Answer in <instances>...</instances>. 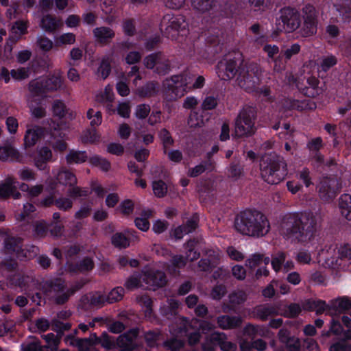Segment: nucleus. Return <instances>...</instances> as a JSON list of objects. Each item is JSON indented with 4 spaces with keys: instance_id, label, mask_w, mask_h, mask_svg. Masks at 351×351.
Returning a JSON list of instances; mask_svg holds the SVG:
<instances>
[{
    "instance_id": "obj_1",
    "label": "nucleus",
    "mask_w": 351,
    "mask_h": 351,
    "mask_svg": "<svg viewBox=\"0 0 351 351\" xmlns=\"http://www.w3.org/2000/svg\"><path fill=\"white\" fill-rule=\"evenodd\" d=\"M321 221L320 215L311 212L289 215L283 220L282 232L292 241L308 243L314 238Z\"/></svg>"
},
{
    "instance_id": "obj_2",
    "label": "nucleus",
    "mask_w": 351,
    "mask_h": 351,
    "mask_svg": "<svg viewBox=\"0 0 351 351\" xmlns=\"http://www.w3.org/2000/svg\"><path fill=\"white\" fill-rule=\"evenodd\" d=\"M234 226L238 232L254 238L264 237L270 230L267 218L257 210L240 213L234 219Z\"/></svg>"
},
{
    "instance_id": "obj_3",
    "label": "nucleus",
    "mask_w": 351,
    "mask_h": 351,
    "mask_svg": "<svg viewBox=\"0 0 351 351\" xmlns=\"http://www.w3.org/2000/svg\"><path fill=\"white\" fill-rule=\"evenodd\" d=\"M261 175L270 184H277L287 175V165L284 158L276 154H266L260 163Z\"/></svg>"
},
{
    "instance_id": "obj_4",
    "label": "nucleus",
    "mask_w": 351,
    "mask_h": 351,
    "mask_svg": "<svg viewBox=\"0 0 351 351\" xmlns=\"http://www.w3.org/2000/svg\"><path fill=\"white\" fill-rule=\"evenodd\" d=\"M256 112L252 106L244 107L238 114L234 124V135L237 137L250 136L255 133Z\"/></svg>"
},
{
    "instance_id": "obj_5",
    "label": "nucleus",
    "mask_w": 351,
    "mask_h": 351,
    "mask_svg": "<svg viewBox=\"0 0 351 351\" xmlns=\"http://www.w3.org/2000/svg\"><path fill=\"white\" fill-rule=\"evenodd\" d=\"M47 285L49 286V289L46 291L47 295L53 299L57 304H63L72 294L82 287L84 283L77 282L73 287L68 289L64 286V281L58 278L47 282Z\"/></svg>"
},
{
    "instance_id": "obj_6",
    "label": "nucleus",
    "mask_w": 351,
    "mask_h": 351,
    "mask_svg": "<svg viewBox=\"0 0 351 351\" xmlns=\"http://www.w3.org/2000/svg\"><path fill=\"white\" fill-rule=\"evenodd\" d=\"M187 23L183 16L167 14L164 16L160 29L164 34L172 39H176L179 35H184L187 32Z\"/></svg>"
},
{
    "instance_id": "obj_7",
    "label": "nucleus",
    "mask_w": 351,
    "mask_h": 351,
    "mask_svg": "<svg viewBox=\"0 0 351 351\" xmlns=\"http://www.w3.org/2000/svg\"><path fill=\"white\" fill-rule=\"evenodd\" d=\"M191 80V77L187 73L166 79L163 82V86L167 90V98L169 100H175L184 96Z\"/></svg>"
},
{
    "instance_id": "obj_8",
    "label": "nucleus",
    "mask_w": 351,
    "mask_h": 351,
    "mask_svg": "<svg viewBox=\"0 0 351 351\" xmlns=\"http://www.w3.org/2000/svg\"><path fill=\"white\" fill-rule=\"evenodd\" d=\"M300 14L293 8H285L280 11V16L276 21L277 29L279 32H292L300 25Z\"/></svg>"
},
{
    "instance_id": "obj_9",
    "label": "nucleus",
    "mask_w": 351,
    "mask_h": 351,
    "mask_svg": "<svg viewBox=\"0 0 351 351\" xmlns=\"http://www.w3.org/2000/svg\"><path fill=\"white\" fill-rule=\"evenodd\" d=\"M262 71L255 63L252 62L246 66L245 70L241 71L237 79L239 86L250 91L258 84Z\"/></svg>"
},
{
    "instance_id": "obj_10",
    "label": "nucleus",
    "mask_w": 351,
    "mask_h": 351,
    "mask_svg": "<svg viewBox=\"0 0 351 351\" xmlns=\"http://www.w3.org/2000/svg\"><path fill=\"white\" fill-rule=\"evenodd\" d=\"M343 258H351V247L349 245L330 246L326 252L325 265L330 267H335L341 265L339 261Z\"/></svg>"
},
{
    "instance_id": "obj_11",
    "label": "nucleus",
    "mask_w": 351,
    "mask_h": 351,
    "mask_svg": "<svg viewBox=\"0 0 351 351\" xmlns=\"http://www.w3.org/2000/svg\"><path fill=\"white\" fill-rule=\"evenodd\" d=\"M237 69V60L227 57L217 64V74L221 80H230L236 75Z\"/></svg>"
},
{
    "instance_id": "obj_12",
    "label": "nucleus",
    "mask_w": 351,
    "mask_h": 351,
    "mask_svg": "<svg viewBox=\"0 0 351 351\" xmlns=\"http://www.w3.org/2000/svg\"><path fill=\"white\" fill-rule=\"evenodd\" d=\"M162 280H160L157 281V284L161 285L162 283ZM147 283H155L156 282H152L147 278L146 274L145 273V269L142 271L141 273H134L132 275L130 276L124 283V287L125 289L128 291H134L140 288H147Z\"/></svg>"
},
{
    "instance_id": "obj_13",
    "label": "nucleus",
    "mask_w": 351,
    "mask_h": 351,
    "mask_svg": "<svg viewBox=\"0 0 351 351\" xmlns=\"http://www.w3.org/2000/svg\"><path fill=\"white\" fill-rule=\"evenodd\" d=\"M318 189L320 197L328 201L335 197L338 190V182L335 178H325L320 181Z\"/></svg>"
},
{
    "instance_id": "obj_14",
    "label": "nucleus",
    "mask_w": 351,
    "mask_h": 351,
    "mask_svg": "<svg viewBox=\"0 0 351 351\" xmlns=\"http://www.w3.org/2000/svg\"><path fill=\"white\" fill-rule=\"evenodd\" d=\"M45 128L36 125H27L24 135L25 148L33 147L45 134Z\"/></svg>"
},
{
    "instance_id": "obj_15",
    "label": "nucleus",
    "mask_w": 351,
    "mask_h": 351,
    "mask_svg": "<svg viewBox=\"0 0 351 351\" xmlns=\"http://www.w3.org/2000/svg\"><path fill=\"white\" fill-rule=\"evenodd\" d=\"M197 227V221L196 217H193L188 220L185 224L179 226L172 229L171 234L176 239H181L187 234L194 231Z\"/></svg>"
},
{
    "instance_id": "obj_16",
    "label": "nucleus",
    "mask_w": 351,
    "mask_h": 351,
    "mask_svg": "<svg viewBox=\"0 0 351 351\" xmlns=\"http://www.w3.org/2000/svg\"><path fill=\"white\" fill-rule=\"evenodd\" d=\"M20 157L19 151L10 143H5L0 146V160L20 161Z\"/></svg>"
},
{
    "instance_id": "obj_17",
    "label": "nucleus",
    "mask_w": 351,
    "mask_h": 351,
    "mask_svg": "<svg viewBox=\"0 0 351 351\" xmlns=\"http://www.w3.org/2000/svg\"><path fill=\"white\" fill-rule=\"evenodd\" d=\"M93 35L97 43L106 45L114 37V32L108 27H99L93 29Z\"/></svg>"
},
{
    "instance_id": "obj_18",
    "label": "nucleus",
    "mask_w": 351,
    "mask_h": 351,
    "mask_svg": "<svg viewBox=\"0 0 351 351\" xmlns=\"http://www.w3.org/2000/svg\"><path fill=\"white\" fill-rule=\"evenodd\" d=\"M328 306L330 313L336 315L350 309L351 308V301L347 298H339L331 300Z\"/></svg>"
},
{
    "instance_id": "obj_19",
    "label": "nucleus",
    "mask_w": 351,
    "mask_h": 351,
    "mask_svg": "<svg viewBox=\"0 0 351 351\" xmlns=\"http://www.w3.org/2000/svg\"><path fill=\"white\" fill-rule=\"evenodd\" d=\"M241 322L242 319L239 316L221 315L217 317L218 326L223 330L237 328Z\"/></svg>"
},
{
    "instance_id": "obj_20",
    "label": "nucleus",
    "mask_w": 351,
    "mask_h": 351,
    "mask_svg": "<svg viewBox=\"0 0 351 351\" xmlns=\"http://www.w3.org/2000/svg\"><path fill=\"white\" fill-rule=\"evenodd\" d=\"M29 90L33 97H45V94L48 92L46 87L45 80L38 78L32 80L29 84Z\"/></svg>"
},
{
    "instance_id": "obj_21",
    "label": "nucleus",
    "mask_w": 351,
    "mask_h": 351,
    "mask_svg": "<svg viewBox=\"0 0 351 351\" xmlns=\"http://www.w3.org/2000/svg\"><path fill=\"white\" fill-rule=\"evenodd\" d=\"M226 339V335L223 332H213L207 338L206 343L203 345V349L204 351H211L214 349L215 346H220L223 341Z\"/></svg>"
},
{
    "instance_id": "obj_22",
    "label": "nucleus",
    "mask_w": 351,
    "mask_h": 351,
    "mask_svg": "<svg viewBox=\"0 0 351 351\" xmlns=\"http://www.w3.org/2000/svg\"><path fill=\"white\" fill-rule=\"evenodd\" d=\"M145 273L146 274L147 278L149 280H150L152 282H156L159 281L161 278L162 280V283L161 285H158L157 283H147V288H155V287H162L166 284V277L163 272L160 271H155L154 269H145Z\"/></svg>"
},
{
    "instance_id": "obj_23",
    "label": "nucleus",
    "mask_w": 351,
    "mask_h": 351,
    "mask_svg": "<svg viewBox=\"0 0 351 351\" xmlns=\"http://www.w3.org/2000/svg\"><path fill=\"white\" fill-rule=\"evenodd\" d=\"M304 308L306 310L315 311L317 314L322 313L326 310L329 311L328 304L322 300H308L304 303Z\"/></svg>"
},
{
    "instance_id": "obj_24",
    "label": "nucleus",
    "mask_w": 351,
    "mask_h": 351,
    "mask_svg": "<svg viewBox=\"0 0 351 351\" xmlns=\"http://www.w3.org/2000/svg\"><path fill=\"white\" fill-rule=\"evenodd\" d=\"M60 21L51 15L44 16L40 21V27L47 32H53L60 25Z\"/></svg>"
},
{
    "instance_id": "obj_25",
    "label": "nucleus",
    "mask_w": 351,
    "mask_h": 351,
    "mask_svg": "<svg viewBox=\"0 0 351 351\" xmlns=\"http://www.w3.org/2000/svg\"><path fill=\"white\" fill-rule=\"evenodd\" d=\"M56 179L60 184L65 186H72L77 182L75 176L63 168L57 173Z\"/></svg>"
},
{
    "instance_id": "obj_26",
    "label": "nucleus",
    "mask_w": 351,
    "mask_h": 351,
    "mask_svg": "<svg viewBox=\"0 0 351 351\" xmlns=\"http://www.w3.org/2000/svg\"><path fill=\"white\" fill-rule=\"evenodd\" d=\"M348 1V0H332L337 11L341 16L342 19L346 22L351 21V9L346 7Z\"/></svg>"
},
{
    "instance_id": "obj_27",
    "label": "nucleus",
    "mask_w": 351,
    "mask_h": 351,
    "mask_svg": "<svg viewBox=\"0 0 351 351\" xmlns=\"http://www.w3.org/2000/svg\"><path fill=\"white\" fill-rule=\"evenodd\" d=\"M112 244L117 248L125 249L130 246V239L124 232H116L111 237Z\"/></svg>"
},
{
    "instance_id": "obj_28",
    "label": "nucleus",
    "mask_w": 351,
    "mask_h": 351,
    "mask_svg": "<svg viewBox=\"0 0 351 351\" xmlns=\"http://www.w3.org/2000/svg\"><path fill=\"white\" fill-rule=\"evenodd\" d=\"M339 208L341 215L347 219L351 220V195L343 194L339 199Z\"/></svg>"
},
{
    "instance_id": "obj_29",
    "label": "nucleus",
    "mask_w": 351,
    "mask_h": 351,
    "mask_svg": "<svg viewBox=\"0 0 351 351\" xmlns=\"http://www.w3.org/2000/svg\"><path fill=\"white\" fill-rule=\"evenodd\" d=\"M113 99V89L110 85H107L104 90H101L95 95L96 101L101 104L112 102Z\"/></svg>"
},
{
    "instance_id": "obj_30",
    "label": "nucleus",
    "mask_w": 351,
    "mask_h": 351,
    "mask_svg": "<svg viewBox=\"0 0 351 351\" xmlns=\"http://www.w3.org/2000/svg\"><path fill=\"white\" fill-rule=\"evenodd\" d=\"M88 158V156L84 151H77L72 149L66 156L68 164H79L85 162Z\"/></svg>"
},
{
    "instance_id": "obj_31",
    "label": "nucleus",
    "mask_w": 351,
    "mask_h": 351,
    "mask_svg": "<svg viewBox=\"0 0 351 351\" xmlns=\"http://www.w3.org/2000/svg\"><path fill=\"white\" fill-rule=\"evenodd\" d=\"M215 259L202 258L198 263V267L200 271H208L217 267L220 263V255L219 253H214Z\"/></svg>"
},
{
    "instance_id": "obj_32",
    "label": "nucleus",
    "mask_w": 351,
    "mask_h": 351,
    "mask_svg": "<svg viewBox=\"0 0 351 351\" xmlns=\"http://www.w3.org/2000/svg\"><path fill=\"white\" fill-rule=\"evenodd\" d=\"M5 247L8 253H15L17 258H20L23 256L21 254L23 253V250L20 245V240L18 239L10 238L7 239L5 241Z\"/></svg>"
},
{
    "instance_id": "obj_33",
    "label": "nucleus",
    "mask_w": 351,
    "mask_h": 351,
    "mask_svg": "<svg viewBox=\"0 0 351 351\" xmlns=\"http://www.w3.org/2000/svg\"><path fill=\"white\" fill-rule=\"evenodd\" d=\"M157 91V84L154 82H149L137 90V95L143 97H151L156 94Z\"/></svg>"
},
{
    "instance_id": "obj_34",
    "label": "nucleus",
    "mask_w": 351,
    "mask_h": 351,
    "mask_svg": "<svg viewBox=\"0 0 351 351\" xmlns=\"http://www.w3.org/2000/svg\"><path fill=\"white\" fill-rule=\"evenodd\" d=\"M170 71V64L169 60L162 53L160 54L155 71L160 75H165Z\"/></svg>"
},
{
    "instance_id": "obj_35",
    "label": "nucleus",
    "mask_w": 351,
    "mask_h": 351,
    "mask_svg": "<svg viewBox=\"0 0 351 351\" xmlns=\"http://www.w3.org/2000/svg\"><path fill=\"white\" fill-rule=\"evenodd\" d=\"M94 267V263L90 258H85L80 261L79 265L76 266V268L72 265L69 266V269L71 271H86L91 270Z\"/></svg>"
},
{
    "instance_id": "obj_36",
    "label": "nucleus",
    "mask_w": 351,
    "mask_h": 351,
    "mask_svg": "<svg viewBox=\"0 0 351 351\" xmlns=\"http://www.w3.org/2000/svg\"><path fill=\"white\" fill-rule=\"evenodd\" d=\"M274 312V308L269 305L258 306L254 311L256 315L262 320L267 319V317L273 315Z\"/></svg>"
},
{
    "instance_id": "obj_37",
    "label": "nucleus",
    "mask_w": 351,
    "mask_h": 351,
    "mask_svg": "<svg viewBox=\"0 0 351 351\" xmlns=\"http://www.w3.org/2000/svg\"><path fill=\"white\" fill-rule=\"evenodd\" d=\"M192 6L194 9L205 12L210 10L214 3V0H191Z\"/></svg>"
},
{
    "instance_id": "obj_38",
    "label": "nucleus",
    "mask_w": 351,
    "mask_h": 351,
    "mask_svg": "<svg viewBox=\"0 0 351 351\" xmlns=\"http://www.w3.org/2000/svg\"><path fill=\"white\" fill-rule=\"evenodd\" d=\"M205 124V121L203 117L199 114L197 112H191L189 114L188 119V125L190 128H201Z\"/></svg>"
},
{
    "instance_id": "obj_39",
    "label": "nucleus",
    "mask_w": 351,
    "mask_h": 351,
    "mask_svg": "<svg viewBox=\"0 0 351 351\" xmlns=\"http://www.w3.org/2000/svg\"><path fill=\"white\" fill-rule=\"evenodd\" d=\"M117 344L120 348H123V351H130L134 347L132 337L127 334L120 335L118 337Z\"/></svg>"
},
{
    "instance_id": "obj_40",
    "label": "nucleus",
    "mask_w": 351,
    "mask_h": 351,
    "mask_svg": "<svg viewBox=\"0 0 351 351\" xmlns=\"http://www.w3.org/2000/svg\"><path fill=\"white\" fill-rule=\"evenodd\" d=\"M111 71L110 60L108 57H104L97 69V73L103 80L108 77Z\"/></svg>"
},
{
    "instance_id": "obj_41",
    "label": "nucleus",
    "mask_w": 351,
    "mask_h": 351,
    "mask_svg": "<svg viewBox=\"0 0 351 351\" xmlns=\"http://www.w3.org/2000/svg\"><path fill=\"white\" fill-rule=\"evenodd\" d=\"M124 289L121 287H117L112 289L106 297V302L113 303L120 301L124 295Z\"/></svg>"
},
{
    "instance_id": "obj_42",
    "label": "nucleus",
    "mask_w": 351,
    "mask_h": 351,
    "mask_svg": "<svg viewBox=\"0 0 351 351\" xmlns=\"http://www.w3.org/2000/svg\"><path fill=\"white\" fill-rule=\"evenodd\" d=\"M89 162L91 165L99 167L102 171H107L110 168V163L107 160L97 155L90 157Z\"/></svg>"
},
{
    "instance_id": "obj_43",
    "label": "nucleus",
    "mask_w": 351,
    "mask_h": 351,
    "mask_svg": "<svg viewBox=\"0 0 351 351\" xmlns=\"http://www.w3.org/2000/svg\"><path fill=\"white\" fill-rule=\"evenodd\" d=\"M86 117L90 120V124L92 127L95 128L99 125L102 121L101 113L99 111H96L93 108L88 110Z\"/></svg>"
},
{
    "instance_id": "obj_44",
    "label": "nucleus",
    "mask_w": 351,
    "mask_h": 351,
    "mask_svg": "<svg viewBox=\"0 0 351 351\" xmlns=\"http://www.w3.org/2000/svg\"><path fill=\"white\" fill-rule=\"evenodd\" d=\"M47 90L49 91L56 90L62 86V80L58 76H52L49 78H44Z\"/></svg>"
},
{
    "instance_id": "obj_45",
    "label": "nucleus",
    "mask_w": 351,
    "mask_h": 351,
    "mask_svg": "<svg viewBox=\"0 0 351 351\" xmlns=\"http://www.w3.org/2000/svg\"><path fill=\"white\" fill-rule=\"evenodd\" d=\"M286 254L282 252H278L273 257L271 261L274 270L278 272L282 268V264L285 261Z\"/></svg>"
},
{
    "instance_id": "obj_46",
    "label": "nucleus",
    "mask_w": 351,
    "mask_h": 351,
    "mask_svg": "<svg viewBox=\"0 0 351 351\" xmlns=\"http://www.w3.org/2000/svg\"><path fill=\"white\" fill-rule=\"evenodd\" d=\"M47 343V347L51 351L57 350L60 340L58 337L53 333H49L43 336Z\"/></svg>"
},
{
    "instance_id": "obj_47",
    "label": "nucleus",
    "mask_w": 351,
    "mask_h": 351,
    "mask_svg": "<svg viewBox=\"0 0 351 351\" xmlns=\"http://www.w3.org/2000/svg\"><path fill=\"white\" fill-rule=\"evenodd\" d=\"M152 189L154 195L158 197H164L167 192V185L162 180L153 182Z\"/></svg>"
},
{
    "instance_id": "obj_48",
    "label": "nucleus",
    "mask_w": 351,
    "mask_h": 351,
    "mask_svg": "<svg viewBox=\"0 0 351 351\" xmlns=\"http://www.w3.org/2000/svg\"><path fill=\"white\" fill-rule=\"evenodd\" d=\"M57 208L63 211H67L72 208L73 201L71 198L60 197L55 200Z\"/></svg>"
},
{
    "instance_id": "obj_49",
    "label": "nucleus",
    "mask_w": 351,
    "mask_h": 351,
    "mask_svg": "<svg viewBox=\"0 0 351 351\" xmlns=\"http://www.w3.org/2000/svg\"><path fill=\"white\" fill-rule=\"evenodd\" d=\"M195 243L194 241H189L185 244L186 252L185 259L187 261H193L199 257V254L194 250Z\"/></svg>"
},
{
    "instance_id": "obj_50",
    "label": "nucleus",
    "mask_w": 351,
    "mask_h": 351,
    "mask_svg": "<svg viewBox=\"0 0 351 351\" xmlns=\"http://www.w3.org/2000/svg\"><path fill=\"white\" fill-rule=\"evenodd\" d=\"M53 113L58 117H63L67 112L66 107L64 103L61 100L54 101L52 106Z\"/></svg>"
},
{
    "instance_id": "obj_51",
    "label": "nucleus",
    "mask_w": 351,
    "mask_h": 351,
    "mask_svg": "<svg viewBox=\"0 0 351 351\" xmlns=\"http://www.w3.org/2000/svg\"><path fill=\"white\" fill-rule=\"evenodd\" d=\"M304 21L317 22L315 8L313 5H307L303 8Z\"/></svg>"
},
{
    "instance_id": "obj_52",
    "label": "nucleus",
    "mask_w": 351,
    "mask_h": 351,
    "mask_svg": "<svg viewBox=\"0 0 351 351\" xmlns=\"http://www.w3.org/2000/svg\"><path fill=\"white\" fill-rule=\"evenodd\" d=\"M137 302L145 308V314L146 316H150L152 314V300L151 299L145 295H141L136 298Z\"/></svg>"
},
{
    "instance_id": "obj_53",
    "label": "nucleus",
    "mask_w": 351,
    "mask_h": 351,
    "mask_svg": "<svg viewBox=\"0 0 351 351\" xmlns=\"http://www.w3.org/2000/svg\"><path fill=\"white\" fill-rule=\"evenodd\" d=\"M15 182L12 178H8L6 182L0 185V198H5L9 197L12 192V184Z\"/></svg>"
},
{
    "instance_id": "obj_54",
    "label": "nucleus",
    "mask_w": 351,
    "mask_h": 351,
    "mask_svg": "<svg viewBox=\"0 0 351 351\" xmlns=\"http://www.w3.org/2000/svg\"><path fill=\"white\" fill-rule=\"evenodd\" d=\"M159 137L164 146V152L166 153L167 148L173 145V140L172 139L169 132L166 129L160 130Z\"/></svg>"
},
{
    "instance_id": "obj_55",
    "label": "nucleus",
    "mask_w": 351,
    "mask_h": 351,
    "mask_svg": "<svg viewBox=\"0 0 351 351\" xmlns=\"http://www.w3.org/2000/svg\"><path fill=\"white\" fill-rule=\"evenodd\" d=\"M37 45L42 51L45 52L50 51L53 47L52 40L43 36L37 38Z\"/></svg>"
},
{
    "instance_id": "obj_56",
    "label": "nucleus",
    "mask_w": 351,
    "mask_h": 351,
    "mask_svg": "<svg viewBox=\"0 0 351 351\" xmlns=\"http://www.w3.org/2000/svg\"><path fill=\"white\" fill-rule=\"evenodd\" d=\"M75 42V36L73 33H65L56 38V45H72Z\"/></svg>"
},
{
    "instance_id": "obj_57",
    "label": "nucleus",
    "mask_w": 351,
    "mask_h": 351,
    "mask_svg": "<svg viewBox=\"0 0 351 351\" xmlns=\"http://www.w3.org/2000/svg\"><path fill=\"white\" fill-rule=\"evenodd\" d=\"M302 32L304 36H311L316 34L317 22L304 21Z\"/></svg>"
},
{
    "instance_id": "obj_58",
    "label": "nucleus",
    "mask_w": 351,
    "mask_h": 351,
    "mask_svg": "<svg viewBox=\"0 0 351 351\" xmlns=\"http://www.w3.org/2000/svg\"><path fill=\"white\" fill-rule=\"evenodd\" d=\"M29 108H30V112L32 116L35 118L40 119L46 115V110L42 106H36L34 104L33 101H29Z\"/></svg>"
},
{
    "instance_id": "obj_59",
    "label": "nucleus",
    "mask_w": 351,
    "mask_h": 351,
    "mask_svg": "<svg viewBox=\"0 0 351 351\" xmlns=\"http://www.w3.org/2000/svg\"><path fill=\"white\" fill-rule=\"evenodd\" d=\"M247 299L246 293L243 291H239L231 293L229 296L230 302L232 304H240Z\"/></svg>"
},
{
    "instance_id": "obj_60",
    "label": "nucleus",
    "mask_w": 351,
    "mask_h": 351,
    "mask_svg": "<svg viewBox=\"0 0 351 351\" xmlns=\"http://www.w3.org/2000/svg\"><path fill=\"white\" fill-rule=\"evenodd\" d=\"M10 75L15 80H22L29 77V70L26 68L12 69L10 71Z\"/></svg>"
},
{
    "instance_id": "obj_61",
    "label": "nucleus",
    "mask_w": 351,
    "mask_h": 351,
    "mask_svg": "<svg viewBox=\"0 0 351 351\" xmlns=\"http://www.w3.org/2000/svg\"><path fill=\"white\" fill-rule=\"evenodd\" d=\"M118 209L123 215H129L133 212L134 204L131 200L125 199L121 203Z\"/></svg>"
},
{
    "instance_id": "obj_62",
    "label": "nucleus",
    "mask_w": 351,
    "mask_h": 351,
    "mask_svg": "<svg viewBox=\"0 0 351 351\" xmlns=\"http://www.w3.org/2000/svg\"><path fill=\"white\" fill-rule=\"evenodd\" d=\"M169 227V223L165 220H156L152 225V230L156 234L164 232Z\"/></svg>"
},
{
    "instance_id": "obj_63",
    "label": "nucleus",
    "mask_w": 351,
    "mask_h": 351,
    "mask_svg": "<svg viewBox=\"0 0 351 351\" xmlns=\"http://www.w3.org/2000/svg\"><path fill=\"white\" fill-rule=\"evenodd\" d=\"M232 274L238 280H243L246 277L245 269L240 265L232 267Z\"/></svg>"
},
{
    "instance_id": "obj_64",
    "label": "nucleus",
    "mask_w": 351,
    "mask_h": 351,
    "mask_svg": "<svg viewBox=\"0 0 351 351\" xmlns=\"http://www.w3.org/2000/svg\"><path fill=\"white\" fill-rule=\"evenodd\" d=\"M150 112V107L147 104H140L136 106L135 110V116L138 119L146 118Z\"/></svg>"
}]
</instances>
